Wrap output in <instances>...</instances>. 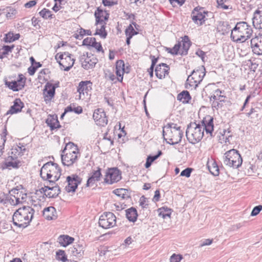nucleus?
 I'll list each match as a JSON object with an SVG mask.
<instances>
[{"label":"nucleus","instance_id":"obj_1","mask_svg":"<svg viewBox=\"0 0 262 262\" xmlns=\"http://www.w3.org/2000/svg\"><path fill=\"white\" fill-rule=\"evenodd\" d=\"M213 119L207 116L202 121V124L191 122L188 125L186 131V136L189 143L194 144L201 140L205 130L206 133L212 136L213 131Z\"/></svg>","mask_w":262,"mask_h":262},{"label":"nucleus","instance_id":"obj_2","mask_svg":"<svg viewBox=\"0 0 262 262\" xmlns=\"http://www.w3.org/2000/svg\"><path fill=\"white\" fill-rule=\"evenodd\" d=\"M34 212V209L29 206H24L19 208L13 215V224L19 227H27L31 222Z\"/></svg>","mask_w":262,"mask_h":262},{"label":"nucleus","instance_id":"obj_3","mask_svg":"<svg viewBox=\"0 0 262 262\" xmlns=\"http://www.w3.org/2000/svg\"><path fill=\"white\" fill-rule=\"evenodd\" d=\"M252 33L251 27L246 22L241 21L231 30V38L237 43L244 42L251 37Z\"/></svg>","mask_w":262,"mask_h":262},{"label":"nucleus","instance_id":"obj_4","mask_svg":"<svg viewBox=\"0 0 262 262\" xmlns=\"http://www.w3.org/2000/svg\"><path fill=\"white\" fill-rule=\"evenodd\" d=\"M40 174L42 179L48 181L52 185L60 178L61 170L56 163L49 162L41 167Z\"/></svg>","mask_w":262,"mask_h":262},{"label":"nucleus","instance_id":"obj_5","mask_svg":"<svg viewBox=\"0 0 262 262\" xmlns=\"http://www.w3.org/2000/svg\"><path fill=\"white\" fill-rule=\"evenodd\" d=\"M242 158L238 151L234 149L227 151L224 157V163L234 168H238L242 164Z\"/></svg>","mask_w":262,"mask_h":262},{"label":"nucleus","instance_id":"obj_6","mask_svg":"<svg viewBox=\"0 0 262 262\" xmlns=\"http://www.w3.org/2000/svg\"><path fill=\"white\" fill-rule=\"evenodd\" d=\"M55 59L60 66L61 69L66 71L71 69L75 61L73 56L68 52L57 53L55 56Z\"/></svg>","mask_w":262,"mask_h":262},{"label":"nucleus","instance_id":"obj_7","mask_svg":"<svg viewBox=\"0 0 262 262\" xmlns=\"http://www.w3.org/2000/svg\"><path fill=\"white\" fill-rule=\"evenodd\" d=\"M191 45L190 41L187 36H185L181 42H179L172 49H167L168 52L173 55H185L187 54Z\"/></svg>","mask_w":262,"mask_h":262},{"label":"nucleus","instance_id":"obj_8","mask_svg":"<svg viewBox=\"0 0 262 262\" xmlns=\"http://www.w3.org/2000/svg\"><path fill=\"white\" fill-rule=\"evenodd\" d=\"M205 75V69L204 66H202L198 69L193 70L191 74L189 75L187 79V83L190 86L196 89L198 84L202 81Z\"/></svg>","mask_w":262,"mask_h":262},{"label":"nucleus","instance_id":"obj_9","mask_svg":"<svg viewBox=\"0 0 262 262\" xmlns=\"http://www.w3.org/2000/svg\"><path fill=\"white\" fill-rule=\"evenodd\" d=\"M116 224V217L112 212H104L99 217V225L104 229L112 228Z\"/></svg>","mask_w":262,"mask_h":262},{"label":"nucleus","instance_id":"obj_10","mask_svg":"<svg viewBox=\"0 0 262 262\" xmlns=\"http://www.w3.org/2000/svg\"><path fill=\"white\" fill-rule=\"evenodd\" d=\"M182 131H177L173 130L171 131L169 129L163 130V135L165 138L166 137V139H168L171 142L170 144L174 145L178 144L181 141L182 138L183 136Z\"/></svg>","mask_w":262,"mask_h":262},{"label":"nucleus","instance_id":"obj_11","mask_svg":"<svg viewBox=\"0 0 262 262\" xmlns=\"http://www.w3.org/2000/svg\"><path fill=\"white\" fill-rule=\"evenodd\" d=\"M121 178V173L117 168L109 169L106 172L104 182L109 184L117 182Z\"/></svg>","mask_w":262,"mask_h":262},{"label":"nucleus","instance_id":"obj_12","mask_svg":"<svg viewBox=\"0 0 262 262\" xmlns=\"http://www.w3.org/2000/svg\"><path fill=\"white\" fill-rule=\"evenodd\" d=\"M11 195H14L16 199V201L18 202L20 204L25 202L27 200V195L25 193L24 188L21 185L16 186L15 188H12L9 191Z\"/></svg>","mask_w":262,"mask_h":262},{"label":"nucleus","instance_id":"obj_13","mask_svg":"<svg viewBox=\"0 0 262 262\" xmlns=\"http://www.w3.org/2000/svg\"><path fill=\"white\" fill-rule=\"evenodd\" d=\"M26 83V78L23 74H19L17 81L5 82V84L13 91H18L24 88Z\"/></svg>","mask_w":262,"mask_h":262},{"label":"nucleus","instance_id":"obj_14","mask_svg":"<svg viewBox=\"0 0 262 262\" xmlns=\"http://www.w3.org/2000/svg\"><path fill=\"white\" fill-rule=\"evenodd\" d=\"M81 179L77 175L72 174L67 177L68 185L66 186V190L67 192H75L78 185L81 183Z\"/></svg>","mask_w":262,"mask_h":262},{"label":"nucleus","instance_id":"obj_15","mask_svg":"<svg viewBox=\"0 0 262 262\" xmlns=\"http://www.w3.org/2000/svg\"><path fill=\"white\" fill-rule=\"evenodd\" d=\"M251 47L253 53L258 55H262V34L259 33L251 40Z\"/></svg>","mask_w":262,"mask_h":262},{"label":"nucleus","instance_id":"obj_16","mask_svg":"<svg viewBox=\"0 0 262 262\" xmlns=\"http://www.w3.org/2000/svg\"><path fill=\"white\" fill-rule=\"evenodd\" d=\"M92 83L89 81H81L77 88L79 93V99H84L88 96V93L92 90Z\"/></svg>","mask_w":262,"mask_h":262},{"label":"nucleus","instance_id":"obj_17","mask_svg":"<svg viewBox=\"0 0 262 262\" xmlns=\"http://www.w3.org/2000/svg\"><path fill=\"white\" fill-rule=\"evenodd\" d=\"M94 120L96 123L99 125L104 126L107 123V119L104 110L102 108L96 110L93 115Z\"/></svg>","mask_w":262,"mask_h":262},{"label":"nucleus","instance_id":"obj_18","mask_svg":"<svg viewBox=\"0 0 262 262\" xmlns=\"http://www.w3.org/2000/svg\"><path fill=\"white\" fill-rule=\"evenodd\" d=\"M206 12L202 8H195L191 13V18L193 21L199 25H202L204 21Z\"/></svg>","mask_w":262,"mask_h":262},{"label":"nucleus","instance_id":"obj_19","mask_svg":"<svg viewBox=\"0 0 262 262\" xmlns=\"http://www.w3.org/2000/svg\"><path fill=\"white\" fill-rule=\"evenodd\" d=\"M50 186H45L40 189V192L49 198H53L56 197L60 192V189L58 186H53L50 184Z\"/></svg>","mask_w":262,"mask_h":262},{"label":"nucleus","instance_id":"obj_20","mask_svg":"<svg viewBox=\"0 0 262 262\" xmlns=\"http://www.w3.org/2000/svg\"><path fill=\"white\" fill-rule=\"evenodd\" d=\"M63 155L62 153L61 154V161L62 164L64 165H66L68 166H70L72 165L74 163H75L79 156H80L79 154H76V152H67L64 153Z\"/></svg>","mask_w":262,"mask_h":262},{"label":"nucleus","instance_id":"obj_21","mask_svg":"<svg viewBox=\"0 0 262 262\" xmlns=\"http://www.w3.org/2000/svg\"><path fill=\"white\" fill-rule=\"evenodd\" d=\"M129 71L127 67L125 68L124 62L122 60H119L116 63V74L117 76L118 80L122 82L124 73H128Z\"/></svg>","mask_w":262,"mask_h":262},{"label":"nucleus","instance_id":"obj_22","mask_svg":"<svg viewBox=\"0 0 262 262\" xmlns=\"http://www.w3.org/2000/svg\"><path fill=\"white\" fill-rule=\"evenodd\" d=\"M82 67L85 70H89L94 68L98 62L97 59L94 56H84L81 59Z\"/></svg>","mask_w":262,"mask_h":262},{"label":"nucleus","instance_id":"obj_23","mask_svg":"<svg viewBox=\"0 0 262 262\" xmlns=\"http://www.w3.org/2000/svg\"><path fill=\"white\" fill-rule=\"evenodd\" d=\"M101 176V168H98L97 170H93L91 173V176L87 181L86 186L92 187L94 186L97 182L100 181Z\"/></svg>","mask_w":262,"mask_h":262},{"label":"nucleus","instance_id":"obj_24","mask_svg":"<svg viewBox=\"0 0 262 262\" xmlns=\"http://www.w3.org/2000/svg\"><path fill=\"white\" fill-rule=\"evenodd\" d=\"M169 68L166 63H161L157 66L155 69L156 76L159 79L165 78L168 75Z\"/></svg>","mask_w":262,"mask_h":262},{"label":"nucleus","instance_id":"obj_25","mask_svg":"<svg viewBox=\"0 0 262 262\" xmlns=\"http://www.w3.org/2000/svg\"><path fill=\"white\" fill-rule=\"evenodd\" d=\"M96 17V24H105L104 21L108 18L109 14L106 11H103L100 8H98L95 13Z\"/></svg>","mask_w":262,"mask_h":262},{"label":"nucleus","instance_id":"obj_26","mask_svg":"<svg viewBox=\"0 0 262 262\" xmlns=\"http://www.w3.org/2000/svg\"><path fill=\"white\" fill-rule=\"evenodd\" d=\"M43 216L48 220H55L57 218V213L54 207L50 206L44 209Z\"/></svg>","mask_w":262,"mask_h":262},{"label":"nucleus","instance_id":"obj_27","mask_svg":"<svg viewBox=\"0 0 262 262\" xmlns=\"http://www.w3.org/2000/svg\"><path fill=\"white\" fill-rule=\"evenodd\" d=\"M207 166L212 175L217 176L219 174V168L214 159L213 158L209 159L207 161Z\"/></svg>","mask_w":262,"mask_h":262},{"label":"nucleus","instance_id":"obj_28","mask_svg":"<svg viewBox=\"0 0 262 262\" xmlns=\"http://www.w3.org/2000/svg\"><path fill=\"white\" fill-rule=\"evenodd\" d=\"M253 25L256 29H262V10H257L254 12Z\"/></svg>","mask_w":262,"mask_h":262},{"label":"nucleus","instance_id":"obj_29","mask_svg":"<svg viewBox=\"0 0 262 262\" xmlns=\"http://www.w3.org/2000/svg\"><path fill=\"white\" fill-rule=\"evenodd\" d=\"M46 123L50 127L51 130H54L60 127L56 116L49 115L46 119Z\"/></svg>","mask_w":262,"mask_h":262},{"label":"nucleus","instance_id":"obj_30","mask_svg":"<svg viewBox=\"0 0 262 262\" xmlns=\"http://www.w3.org/2000/svg\"><path fill=\"white\" fill-rule=\"evenodd\" d=\"M69 251L74 256L82 257L84 252V248L82 245L76 244L71 247Z\"/></svg>","mask_w":262,"mask_h":262},{"label":"nucleus","instance_id":"obj_31","mask_svg":"<svg viewBox=\"0 0 262 262\" xmlns=\"http://www.w3.org/2000/svg\"><path fill=\"white\" fill-rule=\"evenodd\" d=\"M55 88V85H50V86H46L43 92L44 98L46 101H50L54 96Z\"/></svg>","mask_w":262,"mask_h":262},{"label":"nucleus","instance_id":"obj_32","mask_svg":"<svg viewBox=\"0 0 262 262\" xmlns=\"http://www.w3.org/2000/svg\"><path fill=\"white\" fill-rule=\"evenodd\" d=\"M24 103L20 99H16L14 101V104L10 107L8 113L11 114L17 113L21 111L23 107Z\"/></svg>","mask_w":262,"mask_h":262},{"label":"nucleus","instance_id":"obj_33","mask_svg":"<svg viewBox=\"0 0 262 262\" xmlns=\"http://www.w3.org/2000/svg\"><path fill=\"white\" fill-rule=\"evenodd\" d=\"M74 238L67 235H62L58 238V242L61 246L66 247L72 243Z\"/></svg>","mask_w":262,"mask_h":262},{"label":"nucleus","instance_id":"obj_34","mask_svg":"<svg viewBox=\"0 0 262 262\" xmlns=\"http://www.w3.org/2000/svg\"><path fill=\"white\" fill-rule=\"evenodd\" d=\"M126 216L127 219L132 222H135L138 216L137 210L135 208L132 207L126 210Z\"/></svg>","mask_w":262,"mask_h":262},{"label":"nucleus","instance_id":"obj_35","mask_svg":"<svg viewBox=\"0 0 262 262\" xmlns=\"http://www.w3.org/2000/svg\"><path fill=\"white\" fill-rule=\"evenodd\" d=\"M177 99L183 103H187L191 99V96L188 91H183L178 95Z\"/></svg>","mask_w":262,"mask_h":262},{"label":"nucleus","instance_id":"obj_36","mask_svg":"<svg viewBox=\"0 0 262 262\" xmlns=\"http://www.w3.org/2000/svg\"><path fill=\"white\" fill-rule=\"evenodd\" d=\"M67 152L71 153L76 152V154H79L77 146L72 142H69L67 143L64 148L62 150V154H64Z\"/></svg>","mask_w":262,"mask_h":262},{"label":"nucleus","instance_id":"obj_37","mask_svg":"<svg viewBox=\"0 0 262 262\" xmlns=\"http://www.w3.org/2000/svg\"><path fill=\"white\" fill-rule=\"evenodd\" d=\"M72 112H74L76 114H79L82 112V108L81 106H75L74 105H70L65 108L64 112L61 115V117L62 118L66 113Z\"/></svg>","mask_w":262,"mask_h":262},{"label":"nucleus","instance_id":"obj_38","mask_svg":"<svg viewBox=\"0 0 262 262\" xmlns=\"http://www.w3.org/2000/svg\"><path fill=\"white\" fill-rule=\"evenodd\" d=\"M222 93H224V92L221 91L219 89L216 90L214 92L213 95L211 96L210 101L213 99L219 100L220 102H225L226 97L222 95Z\"/></svg>","mask_w":262,"mask_h":262},{"label":"nucleus","instance_id":"obj_39","mask_svg":"<svg viewBox=\"0 0 262 262\" xmlns=\"http://www.w3.org/2000/svg\"><path fill=\"white\" fill-rule=\"evenodd\" d=\"M229 0H217V7L223 10L232 9V6L229 4Z\"/></svg>","mask_w":262,"mask_h":262},{"label":"nucleus","instance_id":"obj_40","mask_svg":"<svg viewBox=\"0 0 262 262\" xmlns=\"http://www.w3.org/2000/svg\"><path fill=\"white\" fill-rule=\"evenodd\" d=\"M158 215L163 219H166V217L170 218V214L171 213V210L167 208H161L158 210Z\"/></svg>","mask_w":262,"mask_h":262},{"label":"nucleus","instance_id":"obj_41","mask_svg":"<svg viewBox=\"0 0 262 262\" xmlns=\"http://www.w3.org/2000/svg\"><path fill=\"white\" fill-rule=\"evenodd\" d=\"M6 18L7 19H12L16 13V10L13 8L8 7L6 8Z\"/></svg>","mask_w":262,"mask_h":262},{"label":"nucleus","instance_id":"obj_42","mask_svg":"<svg viewBox=\"0 0 262 262\" xmlns=\"http://www.w3.org/2000/svg\"><path fill=\"white\" fill-rule=\"evenodd\" d=\"M100 25V29H97L96 33L94 35H99L103 38H105L106 37L107 33L105 30V24H99Z\"/></svg>","mask_w":262,"mask_h":262},{"label":"nucleus","instance_id":"obj_43","mask_svg":"<svg viewBox=\"0 0 262 262\" xmlns=\"http://www.w3.org/2000/svg\"><path fill=\"white\" fill-rule=\"evenodd\" d=\"M39 15L44 19H48L49 18H52V12L47 9L46 8L43 9L41 11L39 12Z\"/></svg>","mask_w":262,"mask_h":262},{"label":"nucleus","instance_id":"obj_44","mask_svg":"<svg viewBox=\"0 0 262 262\" xmlns=\"http://www.w3.org/2000/svg\"><path fill=\"white\" fill-rule=\"evenodd\" d=\"M56 259L62 262H66L67 258L63 250H59L56 252Z\"/></svg>","mask_w":262,"mask_h":262},{"label":"nucleus","instance_id":"obj_45","mask_svg":"<svg viewBox=\"0 0 262 262\" xmlns=\"http://www.w3.org/2000/svg\"><path fill=\"white\" fill-rule=\"evenodd\" d=\"M19 164L20 162L17 160L7 161L5 163V166L8 168H10V167L16 168L19 166Z\"/></svg>","mask_w":262,"mask_h":262},{"label":"nucleus","instance_id":"obj_46","mask_svg":"<svg viewBox=\"0 0 262 262\" xmlns=\"http://www.w3.org/2000/svg\"><path fill=\"white\" fill-rule=\"evenodd\" d=\"M125 33L126 36H130V37L137 34L132 25H129L126 29Z\"/></svg>","mask_w":262,"mask_h":262},{"label":"nucleus","instance_id":"obj_47","mask_svg":"<svg viewBox=\"0 0 262 262\" xmlns=\"http://www.w3.org/2000/svg\"><path fill=\"white\" fill-rule=\"evenodd\" d=\"M167 129L171 130V131H173V130H176L177 131H182L181 129V127L178 126L177 124L174 123L168 124L163 128V129Z\"/></svg>","mask_w":262,"mask_h":262},{"label":"nucleus","instance_id":"obj_48","mask_svg":"<svg viewBox=\"0 0 262 262\" xmlns=\"http://www.w3.org/2000/svg\"><path fill=\"white\" fill-rule=\"evenodd\" d=\"M95 38L87 37L83 40V45L92 46L95 42Z\"/></svg>","mask_w":262,"mask_h":262},{"label":"nucleus","instance_id":"obj_49","mask_svg":"<svg viewBox=\"0 0 262 262\" xmlns=\"http://www.w3.org/2000/svg\"><path fill=\"white\" fill-rule=\"evenodd\" d=\"M139 203L140 206L143 208H146L148 207V200L144 196L140 198Z\"/></svg>","mask_w":262,"mask_h":262},{"label":"nucleus","instance_id":"obj_50","mask_svg":"<svg viewBox=\"0 0 262 262\" xmlns=\"http://www.w3.org/2000/svg\"><path fill=\"white\" fill-rule=\"evenodd\" d=\"M15 198V197L14 195H11V194L10 195V196L7 198L8 201L11 205L16 206L20 204L18 202L16 201V199Z\"/></svg>","mask_w":262,"mask_h":262},{"label":"nucleus","instance_id":"obj_51","mask_svg":"<svg viewBox=\"0 0 262 262\" xmlns=\"http://www.w3.org/2000/svg\"><path fill=\"white\" fill-rule=\"evenodd\" d=\"M212 106L213 108H215L216 110H218L220 108H221L223 106V102H220L219 100H215L212 99Z\"/></svg>","mask_w":262,"mask_h":262},{"label":"nucleus","instance_id":"obj_52","mask_svg":"<svg viewBox=\"0 0 262 262\" xmlns=\"http://www.w3.org/2000/svg\"><path fill=\"white\" fill-rule=\"evenodd\" d=\"M261 210H262V205H258V206H255L253 209V210L251 213V216H255V215H257Z\"/></svg>","mask_w":262,"mask_h":262},{"label":"nucleus","instance_id":"obj_53","mask_svg":"<svg viewBox=\"0 0 262 262\" xmlns=\"http://www.w3.org/2000/svg\"><path fill=\"white\" fill-rule=\"evenodd\" d=\"M85 34H87V35H91V31L90 30H85V29L81 28L80 29L79 34L78 35V37H77V38H79V36L80 37L82 38L83 35H85Z\"/></svg>","mask_w":262,"mask_h":262},{"label":"nucleus","instance_id":"obj_54","mask_svg":"<svg viewBox=\"0 0 262 262\" xmlns=\"http://www.w3.org/2000/svg\"><path fill=\"white\" fill-rule=\"evenodd\" d=\"M192 171V169L190 168H187L182 171L181 172V176H185L187 178H189L190 176L191 172Z\"/></svg>","mask_w":262,"mask_h":262},{"label":"nucleus","instance_id":"obj_55","mask_svg":"<svg viewBox=\"0 0 262 262\" xmlns=\"http://www.w3.org/2000/svg\"><path fill=\"white\" fill-rule=\"evenodd\" d=\"M14 34L12 33L9 32L6 35L5 40L6 42H11L14 41Z\"/></svg>","mask_w":262,"mask_h":262},{"label":"nucleus","instance_id":"obj_56","mask_svg":"<svg viewBox=\"0 0 262 262\" xmlns=\"http://www.w3.org/2000/svg\"><path fill=\"white\" fill-rule=\"evenodd\" d=\"M14 48V46H5L2 48L3 54H7L9 52H11L12 49Z\"/></svg>","mask_w":262,"mask_h":262},{"label":"nucleus","instance_id":"obj_57","mask_svg":"<svg viewBox=\"0 0 262 262\" xmlns=\"http://www.w3.org/2000/svg\"><path fill=\"white\" fill-rule=\"evenodd\" d=\"M92 47L95 48L98 52L101 51L103 53L104 52L101 43L100 42H96V39L95 40V42Z\"/></svg>","mask_w":262,"mask_h":262},{"label":"nucleus","instance_id":"obj_58","mask_svg":"<svg viewBox=\"0 0 262 262\" xmlns=\"http://www.w3.org/2000/svg\"><path fill=\"white\" fill-rule=\"evenodd\" d=\"M124 189H116L113 191L114 193L118 195V196H122V198H124L123 195H124V192H125Z\"/></svg>","mask_w":262,"mask_h":262},{"label":"nucleus","instance_id":"obj_59","mask_svg":"<svg viewBox=\"0 0 262 262\" xmlns=\"http://www.w3.org/2000/svg\"><path fill=\"white\" fill-rule=\"evenodd\" d=\"M181 259L180 255L173 254L170 257V262H180Z\"/></svg>","mask_w":262,"mask_h":262},{"label":"nucleus","instance_id":"obj_60","mask_svg":"<svg viewBox=\"0 0 262 262\" xmlns=\"http://www.w3.org/2000/svg\"><path fill=\"white\" fill-rule=\"evenodd\" d=\"M171 5L174 6L178 4L180 6H182L185 2V0H169Z\"/></svg>","mask_w":262,"mask_h":262},{"label":"nucleus","instance_id":"obj_61","mask_svg":"<svg viewBox=\"0 0 262 262\" xmlns=\"http://www.w3.org/2000/svg\"><path fill=\"white\" fill-rule=\"evenodd\" d=\"M195 54L201 58L203 61H205V52L201 50H199L196 52Z\"/></svg>","mask_w":262,"mask_h":262},{"label":"nucleus","instance_id":"obj_62","mask_svg":"<svg viewBox=\"0 0 262 262\" xmlns=\"http://www.w3.org/2000/svg\"><path fill=\"white\" fill-rule=\"evenodd\" d=\"M37 69V66H31L28 69V73L30 75H33L34 73H35L36 70Z\"/></svg>","mask_w":262,"mask_h":262},{"label":"nucleus","instance_id":"obj_63","mask_svg":"<svg viewBox=\"0 0 262 262\" xmlns=\"http://www.w3.org/2000/svg\"><path fill=\"white\" fill-rule=\"evenodd\" d=\"M162 151L161 150H159L158 151V154H157L156 155L153 156H149L147 158H150V161L152 162H153L155 160L157 159L162 155Z\"/></svg>","mask_w":262,"mask_h":262},{"label":"nucleus","instance_id":"obj_64","mask_svg":"<svg viewBox=\"0 0 262 262\" xmlns=\"http://www.w3.org/2000/svg\"><path fill=\"white\" fill-rule=\"evenodd\" d=\"M36 4V1L32 0L25 4V6L26 8H30L35 6Z\"/></svg>","mask_w":262,"mask_h":262}]
</instances>
